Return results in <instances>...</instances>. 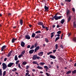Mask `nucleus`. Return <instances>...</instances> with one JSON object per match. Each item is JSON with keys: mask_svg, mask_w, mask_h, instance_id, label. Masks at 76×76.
<instances>
[{"mask_svg": "<svg viewBox=\"0 0 76 76\" xmlns=\"http://www.w3.org/2000/svg\"><path fill=\"white\" fill-rule=\"evenodd\" d=\"M58 15V13L56 14L55 15V16H54V18L56 20H58V19H60L61 18H62L63 17V16H57V15Z\"/></svg>", "mask_w": 76, "mask_h": 76, "instance_id": "1", "label": "nucleus"}, {"mask_svg": "<svg viewBox=\"0 0 76 76\" xmlns=\"http://www.w3.org/2000/svg\"><path fill=\"white\" fill-rule=\"evenodd\" d=\"M2 69L3 70H5L6 68H7V65L4 63L2 64Z\"/></svg>", "mask_w": 76, "mask_h": 76, "instance_id": "2", "label": "nucleus"}, {"mask_svg": "<svg viewBox=\"0 0 76 76\" xmlns=\"http://www.w3.org/2000/svg\"><path fill=\"white\" fill-rule=\"evenodd\" d=\"M72 17V16L71 15H69L68 16V18H67L68 20L67 23H69V22H70V21Z\"/></svg>", "mask_w": 76, "mask_h": 76, "instance_id": "3", "label": "nucleus"}, {"mask_svg": "<svg viewBox=\"0 0 76 76\" xmlns=\"http://www.w3.org/2000/svg\"><path fill=\"white\" fill-rule=\"evenodd\" d=\"M39 48H40V47L39 46L36 47V48L34 49V53H36V52H37V51L39 49Z\"/></svg>", "mask_w": 76, "mask_h": 76, "instance_id": "4", "label": "nucleus"}, {"mask_svg": "<svg viewBox=\"0 0 76 76\" xmlns=\"http://www.w3.org/2000/svg\"><path fill=\"white\" fill-rule=\"evenodd\" d=\"M37 56H38V55L37 54H36L33 56V59L34 60H37Z\"/></svg>", "mask_w": 76, "mask_h": 76, "instance_id": "5", "label": "nucleus"}, {"mask_svg": "<svg viewBox=\"0 0 76 76\" xmlns=\"http://www.w3.org/2000/svg\"><path fill=\"white\" fill-rule=\"evenodd\" d=\"M13 64H14V63L10 62L8 65L7 66L9 67H12V66L13 65Z\"/></svg>", "mask_w": 76, "mask_h": 76, "instance_id": "6", "label": "nucleus"}, {"mask_svg": "<svg viewBox=\"0 0 76 76\" xmlns=\"http://www.w3.org/2000/svg\"><path fill=\"white\" fill-rule=\"evenodd\" d=\"M25 38L27 39H30L31 37H30V36L28 34L26 35L25 36Z\"/></svg>", "mask_w": 76, "mask_h": 76, "instance_id": "7", "label": "nucleus"}, {"mask_svg": "<svg viewBox=\"0 0 76 76\" xmlns=\"http://www.w3.org/2000/svg\"><path fill=\"white\" fill-rule=\"evenodd\" d=\"M44 9L45 10V12H46V11H48L49 10L48 9H49V8L48 7H47L46 6H45L44 7Z\"/></svg>", "mask_w": 76, "mask_h": 76, "instance_id": "8", "label": "nucleus"}, {"mask_svg": "<svg viewBox=\"0 0 76 76\" xmlns=\"http://www.w3.org/2000/svg\"><path fill=\"white\" fill-rule=\"evenodd\" d=\"M49 57L50 58H53V59H55V58H56V56L53 55H50Z\"/></svg>", "mask_w": 76, "mask_h": 76, "instance_id": "9", "label": "nucleus"}, {"mask_svg": "<svg viewBox=\"0 0 76 76\" xmlns=\"http://www.w3.org/2000/svg\"><path fill=\"white\" fill-rule=\"evenodd\" d=\"M16 40H17V38H13L12 39V43H14V42H15V41H16Z\"/></svg>", "mask_w": 76, "mask_h": 76, "instance_id": "10", "label": "nucleus"}, {"mask_svg": "<svg viewBox=\"0 0 76 76\" xmlns=\"http://www.w3.org/2000/svg\"><path fill=\"white\" fill-rule=\"evenodd\" d=\"M43 52H40L38 53V55L39 56H42L43 55Z\"/></svg>", "mask_w": 76, "mask_h": 76, "instance_id": "11", "label": "nucleus"}, {"mask_svg": "<svg viewBox=\"0 0 76 76\" xmlns=\"http://www.w3.org/2000/svg\"><path fill=\"white\" fill-rule=\"evenodd\" d=\"M25 43L23 42H21V45L22 47H25Z\"/></svg>", "mask_w": 76, "mask_h": 76, "instance_id": "12", "label": "nucleus"}, {"mask_svg": "<svg viewBox=\"0 0 76 76\" xmlns=\"http://www.w3.org/2000/svg\"><path fill=\"white\" fill-rule=\"evenodd\" d=\"M12 51L11 50L9 52V53H8V56H7L8 57H10V56L11 55V54H12Z\"/></svg>", "mask_w": 76, "mask_h": 76, "instance_id": "13", "label": "nucleus"}, {"mask_svg": "<svg viewBox=\"0 0 76 76\" xmlns=\"http://www.w3.org/2000/svg\"><path fill=\"white\" fill-rule=\"evenodd\" d=\"M34 49L31 50L29 51V54H32V53H34Z\"/></svg>", "mask_w": 76, "mask_h": 76, "instance_id": "14", "label": "nucleus"}, {"mask_svg": "<svg viewBox=\"0 0 76 76\" xmlns=\"http://www.w3.org/2000/svg\"><path fill=\"white\" fill-rule=\"evenodd\" d=\"M37 24L39 25H40L41 26H42L43 24V23L41 22H39L37 23Z\"/></svg>", "mask_w": 76, "mask_h": 76, "instance_id": "15", "label": "nucleus"}, {"mask_svg": "<svg viewBox=\"0 0 76 76\" xmlns=\"http://www.w3.org/2000/svg\"><path fill=\"white\" fill-rule=\"evenodd\" d=\"M18 60V56L17 55H15V61H17Z\"/></svg>", "mask_w": 76, "mask_h": 76, "instance_id": "16", "label": "nucleus"}, {"mask_svg": "<svg viewBox=\"0 0 76 76\" xmlns=\"http://www.w3.org/2000/svg\"><path fill=\"white\" fill-rule=\"evenodd\" d=\"M54 33H55V32H53L51 33V36H50V37L51 38H53V37H54Z\"/></svg>", "mask_w": 76, "mask_h": 76, "instance_id": "17", "label": "nucleus"}, {"mask_svg": "<svg viewBox=\"0 0 76 76\" xmlns=\"http://www.w3.org/2000/svg\"><path fill=\"white\" fill-rule=\"evenodd\" d=\"M37 68L38 69H40V70H42V67L40 66H38L37 67Z\"/></svg>", "mask_w": 76, "mask_h": 76, "instance_id": "18", "label": "nucleus"}, {"mask_svg": "<svg viewBox=\"0 0 76 76\" xmlns=\"http://www.w3.org/2000/svg\"><path fill=\"white\" fill-rule=\"evenodd\" d=\"M20 25H22L23 24V20H20Z\"/></svg>", "mask_w": 76, "mask_h": 76, "instance_id": "19", "label": "nucleus"}, {"mask_svg": "<svg viewBox=\"0 0 76 76\" xmlns=\"http://www.w3.org/2000/svg\"><path fill=\"white\" fill-rule=\"evenodd\" d=\"M69 14H70V11H69V10H68L66 12L67 16H68Z\"/></svg>", "mask_w": 76, "mask_h": 76, "instance_id": "20", "label": "nucleus"}, {"mask_svg": "<svg viewBox=\"0 0 76 76\" xmlns=\"http://www.w3.org/2000/svg\"><path fill=\"white\" fill-rule=\"evenodd\" d=\"M35 36V33H33L31 35V37H32V38H34Z\"/></svg>", "mask_w": 76, "mask_h": 76, "instance_id": "21", "label": "nucleus"}, {"mask_svg": "<svg viewBox=\"0 0 76 76\" xmlns=\"http://www.w3.org/2000/svg\"><path fill=\"white\" fill-rule=\"evenodd\" d=\"M64 19H63L61 20V23L62 24H63V23H64Z\"/></svg>", "mask_w": 76, "mask_h": 76, "instance_id": "22", "label": "nucleus"}, {"mask_svg": "<svg viewBox=\"0 0 76 76\" xmlns=\"http://www.w3.org/2000/svg\"><path fill=\"white\" fill-rule=\"evenodd\" d=\"M22 64L23 65H26L27 64V62L26 61H24L23 62Z\"/></svg>", "mask_w": 76, "mask_h": 76, "instance_id": "23", "label": "nucleus"}, {"mask_svg": "<svg viewBox=\"0 0 76 76\" xmlns=\"http://www.w3.org/2000/svg\"><path fill=\"white\" fill-rule=\"evenodd\" d=\"M45 42H46L47 43H48V42H49L48 41V39H47V38H45Z\"/></svg>", "mask_w": 76, "mask_h": 76, "instance_id": "24", "label": "nucleus"}, {"mask_svg": "<svg viewBox=\"0 0 76 76\" xmlns=\"http://www.w3.org/2000/svg\"><path fill=\"white\" fill-rule=\"evenodd\" d=\"M73 27L76 28V23H75V22H74L73 23Z\"/></svg>", "mask_w": 76, "mask_h": 76, "instance_id": "25", "label": "nucleus"}, {"mask_svg": "<svg viewBox=\"0 0 76 76\" xmlns=\"http://www.w3.org/2000/svg\"><path fill=\"white\" fill-rule=\"evenodd\" d=\"M71 72L72 71H71V70H70L67 72L66 74V75H68L69 73H71Z\"/></svg>", "mask_w": 76, "mask_h": 76, "instance_id": "26", "label": "nucleus"}, {"mask_svg": "<svg viewBox=\"0 0 76 76\" xmlns=\"http://www.w3.org/2000/svg\"><path fill=\"white\" fill-rule=\"evenodd\" d=\"M39 64H40V65H42V66H43L44 64H45V63L44 62H40Z\"/></svg>", "mask_w": 76, "mask_h": 76, "instance_id": "27", "label": "nucleus"}, {"mask_svg": "<svg viewBox=\"0 0 76 76\" xmlns=\"http://www.w3.org/2000/svg\"><path fill=\"white\" fill-rule=\"evenodd\" d=\"M44 68H45V69H46L47 70H48V67L47 66H44Z\"/></svg>", "mask_w": 76, "mask_h": 76, "instance_id": "28", "label": "nucleus"}, {"mask_svg": "<svg viewBox=\"0 0 76 76\" xmlns=\"http://www.w3.org/2000/svg\"><path fill=\"white\" fill-rule=\"evenodd\" d=\"M55 48L56 50H57L58 48V45L57 44H56L55 45Z\"/></svg>", "mask_w": 76, "mask_h": 76, "instance_id": "29", "label": "nucleus"}, {"mask_svg": "<svg viewBox=\"0 0 76 76\" xmlns=\"http://www.w3.org/2000/svg\"><path fill=\"white\" fill-rule=\"evenodd\" d=\"M72 72V73H73V74H75V73H76V69H75V70H74Z\"/></svg>", "mask_w": 76, "mask_h": 76, "instance_id": "30", "label": "nucleus"}, {"mask_svg": "<svg viewBox=\"0 0 76 76\" xmlns=\"http://www.w3.org/2000/svg\"><path fill=\"white\" fill-rule=\"evenodd\" d=\"M6 71H4L3 73V76H4L5 75H6Z\"/></svg>", "mask_w": 76, "mask_h": 76, "instance_id": "31", "label": "nucleus"}, {"mask_svg": "<svg viewBox=\"0 0 76 76\" xmlns=\"http://www.w3.org/2000/svg\"><path fill=\"white\" fill-rule=\"evenodd\" d=\"M2 72L1 71V70L0 69V76H2Z\"/></svg>", "mask_w": 76, "mask_h": 76, "instance_id": "32", "label": "nucleus"}, {"mask_svg": "<svg viewBox=\"0 0 76 76\" xmlns=\"http://www.w3.org/2000/svg\"><path fill=\"white\" fill-rule=\"evenodd\" d=\"M41 32L40 31H36L35 33V34H38V33H41Z\"/></svg>", "mask_w": 76, "mask_h": 76, "instance_id": "33", "label": "nucleus"}, {"mask_svg": "<svg viewBox=\"0 0 76 76\" xmlns=\"http://www.w3.org/2000/svg\"><path fill=\"white\" fill-rule=\"evenodd\" d=\"M37 45H38V43H37V42H36L34 44L35 48H36V47H37Z\"/></svg>", "mask_w": 76, "mask_h": 76, "instance_id": "34", "label": "nucleus"}, {"mask_svg": "<svg viewBox=\"0 0 76 76\" xmlns=\"http://www.w3.org/2000/svg\"><path fill=\"white\" fill-rule=\"evenodd\" d=\"M57 33V34H60L61 33V31H58Z\"/></svg>", "mask_w": 76, "mask_h": 76, "instance_id": "35", "label": "nucleus"}, {"mask_svg": "<svg viewBox=\"0 0 76 76\" xmlns=\"http://www.w3.org/2000/svg\"><path fill=\"white\" fill-rule=\"evenodd\" d=\"M14 70L13 69L12 70V72H15V71H16V70H17V69H16V68H14Z\"/></svg>", "mask_w": 76, "mask_h": 76, "instance_id": "36", "label": "nucleus"}, {"mask_svg": "<svg viewBox=\"0 0 76 76\" xmlns=\"http://www.w3.org/2000/svg\"><path fill=\"white\" fill-rule=\"evenodd\" d=\"M34 48V45H32V46L30 48V50L33 49Z\"/></svg>", "mask_w": 76, "mask_h": 76, "instance_id": "37", "label": "nucleus"}, {"mask_svg": "<svg viewBox=\"0 0 76 76\" xmlns=\"http://www.w3.org/2000/svg\"><path fill=\"white\" fill-rule=\"evenodd\" d=\"M25 50H24L22 52L21 54H25Z\"/></svg>", "mask_w": 76, "mask_h": 76, "instance_id": "38", "label": "nucleus"}, {"mask_svg": "<svg viewBox=\"0 0 76 76\" xmlns=\"http://www.w3.org/2000/svg\"><path fill=\"white\" fill-rule=\"evenodd\" d=\"M19 62H20V61H19V60H18L15 63L16 64H18V63H19Z\"/></svg>", "mask_w": 76, "mask_h": 76, "instance_id": "39", "label": "nucleus"}, {"mask_svg": "<svg viewBox=\"0 0 76 76\" xmlns=\"http://www.w3.org/2000/svg\"><path fill=\"white\" fill-rule=\"evenodd\" d=\"M52 53H53V52H49V53H47V55H49V54H52Z\"/></svg>", "mask_w": 76, "mask_h": 76, "instance_id": "40", "label": "nucleus"}, {"mask_svg": "<svg viewBox=\"0 0 76 76\" xmlns=\"http://www.w3.org/2000/svg\"><path fill=\"white\" fill-rule=\"evenodd\" d=\"M33 64H37V61H33Z\"/></svg>", "mask_w": 76, "mask_h": 76, "instance_id": "41", "label": "nucleus"}, {"mask_svg": "<svg viewBox=\"0 0 76 76\" xmlns=\"http://www.w3.org/2000/svg\"><path fill=\"white\" fill-rule=\"evenodd\" d=\"M18 67L20 68H20H21V66H20V64L19 63L18 64Z\"/></svg>", "mask_w": 76, "mask_h": 76, "instance_id": "42", "label": "nucleus"}, {"mask_svg": "<svg viewBox=\"0 0 76 76\" xmlns=\"http://www.w3.org/2000/svg\"><path fill=\"white\" fill-rule=\"evenodd\" d=\"M73 41H74V42H76V38L75 37L73 38Z\"/></svg>", "mask_w": 76, "mask_h": 76, "instance_id": "43", "label": "nucleus"}, {"mask_svg": "<svg viewBox=\"0 0 76 76\" xmlns=\"http://www.w3.org/2000/svg\"><path fill=\"white\" fill-rule=\"evenodd\" d=\"M46 75L47 76H50V74H49L47 72H46Z\"/></svg>", "mask_w": 76, "mask_h": 76, "instance_id": "44", "label": "nucleus"}, {"mask_svg": "<svg viewBox=\"0 0 76 76\" xmlns=\"http://www.w3.org/2000/svg\"><path fill=\"white\" fill-rule=\"evenodd\" d=\"M60 47L62 49H64V47H63V46L62 45H61L60 46Z\"/></svg>", "mask_w": 76, "mask_h": 76, "instance_id": "45", "label": "nucleus"}, {"mask_svg": "<svg viewBox=\"0 0 76 76\" xmlns=\"http://www.w3.org/2000/svg\"><path fill=\"white\" fill-rule=\"evenodd\" d=\"M42 26V27L43 29H45V26H44V25L43 24Z\"/></svg>", "mask_w": 76, "mask_h": 76, "instance_id": "46", "label": "nucleus"}, {"mask_svg": "<svg viewBox=\"0 0 76 76\" xmlns=\"http://www.w3.org/2000/svg\"><path fill=\"white\" fill-rule=\"evenodd\" d=\"M29 68V66H27L26 68V69H28V68Z\"/></svg>", "mask_w": 76, "mask_h": 76, "instance_id": "47", "label": "nucleus"}, {"mask_svg": "<svg viewBox=\"0 0 76 76\" xmlns=\"http://www.w3.org/2000/svg\"><path fill=\"white\" fill-rule=\"evenodd\" d=\"M4 48H3V47H2L1 48V51H3V50H4Z\"/></svg>", "mask_w": 76, "mask_h": 76, "instance_id": "48", "label": "nucleus"}, {"mask_svg": "<svg viewBox=\"0 0 76 76\" xmlns=\"http://www.w3.org/2000/svg\"><path fill=\"white\" fill-rule=\"evenodd\" d=\"M39 59L40 58V57L39 56H37L36 57V59Z\"/></svg>", "mask_w": 76, "mask_h": 76, "instance_id": "49", "label": "nucleus"}, {"mask_svg": "<svg viewBox=\"0 0 76 76\" xmlns=\"http://www.w3.org/2000/svg\"><path fill=\"white\" fill-rule=\"evenodd\" d=\"M45 28L46 29V31H48V30H49V29L48 28V27H46Z\"/></svg>", "mask_w": 76, "mask_h": 76, "instance_id": "50", "label": "nucleus"}, {"mask_svg": "<svg viewBox=\"0 0 76 76\" xmlns=\"http://www.w3.org/2000/svg\"><path fill=\"white\" fill-rule=\"evenodd\" d=\"M60 39V37H57L56 38V40H58V39Z\"/></svg>", "mask_w": 76, "mask_h": 76, "instance_id": "51", "label": "nucleus"}, {"mask_svg": "<svg viewBox=\"0 0 76 76\" xmlns=\"http://www.w3.org/2000/svg\"><path fill=\"white\" fill-rule=\"evenodd\" d=\"M56 52V50L55 49V50H53V53H55Z\"/></svg>", "mask_w": 76, "mask_h": 76, "instance_id": "52", "label": "nucleus"}, {"mask_svg": "<svg viewBox=\"0 0 76 76\" xmlns=\"http://www.w3.org/2000/svg\"><path fill=\"white\" fill-rule=\"evenodd\" d=\"M28 75H29V73L28 72H27L26 73L25 76H27Z\"/></svg>", "mask_w": 76, "mask_h": 76, "instance_id": "53", "label": "nucleus"}, {"mask_svg": "<svg viewBox=\"0 0 76 76\" xmlns=\"http://www.w3.org/2000/svg\"><path fill=\"white\" fill-rule=\"evenodd\" d=\"M67 0L68 2H70L71 1V0H65V1H67Z\"/></svg>", "mask_w": 76, "mask_h": 76, "instance_id": "54", "label": "nucleus"}, {"mask_svg": "<svg viewBox=\"0 0 76 76\" xmlns=\"http://www.w3.org/2000/svg\"><path fill=\"white\" fill-rule=\"evenodd\" d=\"M30 47H31V46H30V45H28L27 47V48H29Z\"/></svg>", "mask_w": 76, "mask_h": 76, "instance_id": "55", "label": "nucleus"}, {"mask_svg": "<svg viewBox=\"0 0 76 76\" xmlns=\"http://www.w3.org/2000/svg\"><path fill=\"white\" fill-rule=\"evenodd\" d=\"M49 68H51V65L50 64H49L48 65Z\"/></svg>", "mask_w": 76, "mask_h": 76, "instance_id": "56", "label": "nucleus"}, {"mask_svg": "<svg viewBox=\"0 0 76 76\" xmlns=\"http://www.w3.org/2000/svg\"><path fill=\"white\" fill-rule=\"evenodd\" d=\"M72 10L73 12H75V9L74 8H72Z\"/></svg>", "mask_w": 76, "mask_h": 76, "instance_id": "57", "label": "nucleus"}, {"mask_svg": "<svg viewBox=\"0 0 76 76\" xmlns=\"http://www.w3.org/2000/svg\"><path fill=\"white\" fill-rule=\"evenodd\" d=\"M2 47H3V48H5V47H6V45H4Z\"/></svg>", "mask_w": 76, "mask_h": 76, "instance_id": "58", "label": "nucleus"}, {"mask_svg": "<svg viewBox=\"0 0 76 76\" xmlns=\"http://www.w3.org/2000/svg\"><path fill=\"white\" fill-rule=\"evenodd\" d=\"M56 68H57V70H58L59 66H58V65L56 66Z\"/></svg>", "mask_w": 76, "mask_h": 76, "instance_id": "59", "label": "nucleus"}, {"mask_svg": "<svg viewBox=\"0 0 76 76\" xmlns=\"http://www.w3.org/2000/svg\"><path fill=\"white\" fill-rule=\"evenodd\" d=\"M61 5L62 6H64V3L63 2H61Z\"/></svg>", "mask_w": 76, "mask_h": 76, "instance_id": "60", "label": "nucleus"}, {"mask_svg": "<svg viewBox=\"0 0 76 76\" xmlns=\"http://www.w3.org/2000/svg\"><path fill=\"white\" fill-rule=\"evenodd\" d=\"M3 56H2L1 58V60H3Z\"/></svg>", "mask_w": 76, "mask_h": 76, "instance_id": "61", "label": "nucleus"}, {"mask_svg": "<svg viewBox=\"0 0 76 76\" xmlns=\"http://www.w3.org/2000/svg\"><path fill=\"white\" fill-rule=\"evenodd\" d=\"M6 60H7V58H5L4 59V61H6Z\"/></svg>", "mask_w": 76, "mask_h": 76, "instance_id": "62", "label": "nucleus"}, {"mask_svg": "<svg viewBox=\"0 0 76 76\" xmlns=\"http://www.w3.org/2000/svg\"><path fill=\"white\" fill-rule=\"evenodd\" d=\"M54 16L53 17V18H51L52 19V20H54Z\"/></svg>", "mask_w": 76, "mask_h": 76, "instance_id": "63", "label": "nucleus"}, {"mask_svg": "<svg viewBox=\"0 0 76 76\" xmlns=\"http://www.w3.org/2000/svg\"><path fill=\"white\" fill-rule=\"evenodd\" d=\"M11 15H12V14L10 13H9L8 14V15L9 16H11Z\"/></svg>", "mask_w": 76, "mask_h": 76, "instance_id": "64", "label": "nucleus"}]
</instances>
